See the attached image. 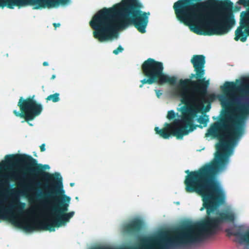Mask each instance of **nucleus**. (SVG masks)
Wrapping results in <instances>:
<instances>
[{"mask_svg": "<svg viewBox=\"0 0 249 249\" xmlns=\"http://www.w3.org/2000/svg\"><path fill=\"white\" fill-rule=\"evenodd\" d=\"M246 127H209L205 137L217 138V152L213 162L207 163L197 170L185 171L184 184L189 193H196L203 201L207 216L201 222L186 223L173 231L174 236L167 241L171 244L187 245L203 241L207 237L215 234L220 222L217 217H211L213 213L225 200V192L215 178V175L224 169L229 161L231 148L235 145L245 134Z\"/></svg>", "mask_w": 249, "mask_h": 249, "instance_id": "1", "label": "nucleus"}, {"mask_svg": "<svg viewBox=\"0 0 249 249\" xmlns=\"http://www.w3.org/2000/svg\"><path fill=\"white\" fill-rule=\"evenodd\" d=\"M5 164L7 166H14L18 163L23 164L28 174L35 178L41 177L47 182L45 187L48 191L43 195H37V199L41 200L46 197L58 202L51 209V215L53 218L26 223L24 229L26 231L39 230L54 231L55 227L64 226L69 222L74 212L67 213L71 198L63 195L64 191L62 189V177L59 173L52 174L44 171L45 169L49 168V165L37 163L35 159L28 155H7L5 156Z\"/></svg>", "mask_w": 249, "mask_h": 249, "instance_id": "2", "label": "nucleus"}, {"mask_svg": "<svg viewBox=\"0 0 249 249\" xmlns=\"http://www.w3.org/2000/svg\"><path fill=\"white\" fill-rule=\"evenodd\" d=\"M139 0H122L110 8H103L95 14L89 22L94 30L93 37L100 42L116 36L119 30L133 25L141 33L146 32L149 12L141 10Z\"/></svg>", "mask_w": 249, "mask_h": 249, "instance_id": "3", "label": "nucleus"}, {"mask_svg": "<svg viewBox=\"0 0 249 249\" xmlns=\"http://www.w3.org/2000/svg\"><path fill=\"white\" fill-rule=\"evenodd\" d=\"M190 90L188 86L186 89L182 90L181 88L175 89V94L180 98L182 104L185 105L182 109V117L181 119H175L173 123H165L164 127L160 129L155 127L156 133L161 137L167 139L170 136H175L177 139L181 140L184 136L194 131L197 125L193 124V119L196 116L200 109L204 107L205 103H211L215 99L213 94H200L191 87Z\"/></svg>", "mask_w": 249, "mask_h": 249, "instance_id": "4", "label": "nucleus"}, {"mask_svg": "<svg viewBox=\"0 0 249 249\" xmlns=\"http://www.w3.org/2000/svg\"><path fill=\"white\" fill-rule=\"evenodd\" d=\"M163 65L162 62L149 58L144 61L142 65L143 74L147 77L141 81L139 87L142 88L144 84L152 85L156 83L161 85L168 83L171 85L176 84L177 79L175 76H169L163 72Z\"/></svg>", "mask_w": 249, "mask_h": 249, "instance_id": "5", "label": "nucleus"}, {"mask_svg": "<svg viewBox=\"0 0 249 249\" xmlns=\"http://www.w3.org/2000/svg\"><path fill=\"white\" fill-rule=\"evenodd\" d=\"M191 62L193 65L196 73L191 74L190 78H195L196 80H192L191 79H180L176 89L181 88L182 90H184L187 86L190 85L191 87H193L195 90L200 94H204L210 84L209 81L206 80L204 77L205 57L203 55H194Z\"/></svg>", "mask_w": 249, "mask_h": 249, "instance_id": "6", "label": "nucleus"}, {"mask_svg": "<svg viewBox=\"0 0 249 249\" xmlns=\"http://www.w3.org/2000/svg\"><path fill=\"white\" fill-rule=\"evenodd\" d=\"M35 95L30 96L26 98L20 97L18 103V106L20 111L14 110L13 112L17 117L23 118L30 125L29 122L34 120L36 117L39 116L42 113L43 107L41 104L37 102L35 99Z\"/></svg>", "mask_w": 249, "mask_h": 249, "instance_id": "7", "label": "nucleus"}, {"mask_svg": "<svg viewBox=\"0 0 249 249\" xmlns=\"http://www.w3.org/2000/svg\"><path fill=\"white\" fill-rule=\"evenodd\" d=\"M69 0H0V6H6L10 9H13L14 6H24L28 5H36L35 9L54 7L59 4H65Z\"/></svg>", "mask_w": 249, "mask_h": 249, "instance_id": "8", "label": "nucleus"}, {"mask_svg": "<svg viewBox=\"0 0 249 249\" xmlns=\"http://www.w3.org/2000/svg\"><path fill=\"white\" fill-rule=\"evenodd\" d=\"M237 4L247 8L240 13L239 25L235 31L234 40L244 42L249 36V0H239Z\"/></svg>", "mask_w": 249, "mask_h": 249, "instance_id": "9", "label": "nucleus"}, {"mask_svg": "<svg viewBox=\"0 0 249 249\" xmlns=\"http://www.w3.org/2000/svg\"><path fill=\"white\" fill-rule=\"evenodd\" d=\"M15 178V174H12L4 175L2 179L0 180V207H2L7 199L10 181Z\"/></svg>", "mask_w": 249, "mask_h": 249, "instance_id": "10", "label": "nucleus"}, {"mask_svg": "<svg viewBox=\"0 0 249 249\" xmlns=\"http://www.w3.org/2000/svg\"><path fill=\"white\" fill-rule=\"evenodd\" d=\"M142 221L140 219H135L124 225V231L130 234H136L139 233L142 228Z\"/></svg>", "mask_w": 249, "mask_h": 249, "instance_id": "11", "label": "nucleus"}, {"mask_svg": "<svg viewBox=\"0 0 249 249\" xmlns=\"http://www.w3.org/2000/svg\"><path fill=\"white\" fill-rule=\"evenodd\" d=\"M220 224L225 222H232L235 220V214L231 211L219 212L216 216Z\"/></svg>", "mask_w": 249, "mask_h": 249, "instance_id": "12", "label": "nucleus"}, {"mask_svg": "<svg viewBox=\"0 0 249 249\" xmlns=\"http://www.w3.org/2000/svg\"><path fill=\"white\" fill-rule=\"evenodd\" d=\"M209 121V119L208 116H201L197 119V122L200 124H202L203 126L201 125H196V127H199L200 128H202L203 127H205L207 126L208 122Z\"/></svg>", "mask_w": 249, "mask_h": 249, "instance_id": "13", "label": "nucleus"}, {"mask_svg": "<svg viewBox=\"0 0 249 249\" xmlns=\"http://www.w3.org/2000/svg\"><path fill=\"white\" fill-rule=\"evenodd\" d=\"M46 102L52 101L53 102H57L60 100L59 94L58 93H55L53 94L49 95L46 98Z\"/></svg>", "mask_w": 249, "mask_h": 249, "instance_id": "14", "label": "nucleus"}, {"mask_svg": "<svg viewBox=\"0 0 249 249\" xmlns=\"http://www.w3.org/2000/svg\"><path fill=\"white\" fill-rule=\"evenodd\" d=\"M176 116V113L173 110H171L168 112L167 115V118L169 120H173L175 118Z\"/></svg>", "mask_w": 249, "mask_h": 249, "instance_id": "15", "label": "nucleus"}, {"mask_svg": "<svg viewBox=\"0 0 249 249\" xmlns=\"http://www.w3.org/2000/svg\"><path fill=\"white\" fill-rule=\"evenodd\" d=\"M5 215H9L12 218H15V214L9 208L4 209L2 212Z\"/></svg>", "mask_w": 249, "mask_h": 249, "instance_id": "16", "label": "nucleus"}, {"mask_svg": "<svg viewBox=\"0 0 249 249\" xmlns=\"http://www.w3.org/2000/svg\"><path fill=\"white\" fill-rule=\"evenodd\" d=\"M124 50V48L121 46H119L116 49L113 51V53L116 55L118 54L119 53L122 52Z\"/></svg>", "mask_w": 249, "mask_h": 249, "instance_id": "17", "label": "nucleus"}, {"mask_svg": "<svg viewBox=\"0 0 249 249\" xmlns=\"http://www.w3.org/2000/svg\"><path fill=\"white\" fill-rule=\"evenodd\" d=\"M91 249H114L112 248L111 247H109L98 246V247H96L91 248Z\"/></svg>", "mask_w": 249, "mask_h": 249, "instance_id": "18", "label": "nucleus"}, {"mask_svg": "<svg viewBox=\"0 0 249 249\" xmlns=\"http://www.w3.org/2000/svg\"><path fill=\"white\" fill-rule=\"evenodd\" d=\"M19 204L21 207H18V213H20L22 212L23 210V207L24 206V203L19 202Z\"/></svg>", "mask_w": 249, "mask_h": 249, "instance_id": "19", "label": "nucleus"}, {"mask_svg": "<svg viewBox=\"0 0 249 249\" xmlns=\"http://www.w3.org/2000/svg\"><path fill=\"white\" fill-rule=\"evenodd\" d=\"M155 91L156 96H157V97L160 98V96L162 94V93L160 92V90H158V89H155Z\"/></svg>", "mask_w": 249, "mask_h": 249, "instance_id": "20", "label": "nucleus"}, {"mask_svg": "<svg viewBox=\"0 0 249 249\" xmlns=\"http://www.w3.org/2000/svg\"><path fill=\"white\" fill-rule=\"evenodd\" d=\"M211 108V103H208V105L205 107L204 110L205 112H208Z\"/></svg>", "mask_w": 249, "mask_h": 249, "instance_id": "21", "label": "nucleus"}, {"mask_svg": "<svg viewBox=\"0 0 249 249\" xmlns=\"http://www.w3.org/2000/svg\"><path fill=\"white\" fill-rule=\"evenodd\" d=\"M166 247V246L165 245H161V244L158 245V249H165Z\"/></svg>", "mask_w": 249, "mask_h": 249, "instance_id": "22", "label": "nucleus"}, {"mask_svg": "<svg viewBox=\"0 0 249 249\" xmlns=\"http://www.w3.org/2000/svg\"><path fill=\"white\" fill-rule=\"evenodd\" d=\"M40 149L41 152H44L45 150V143L42 144L40 146Z\"/></svg>", "mask_w": 249, "mask_h": 249, "instance_id": "23", "label": "nucleus"}, {"mask_svg": "<svg viewBox=\"0 0 249 249\" xmlns=\"http://www.w3.org/2000/svg\"><path fill=\"white\" fill-rule=\"evenodd\" d=\"M23 187L26 190H29L31 189V185L30 184L24 185Z\"/></svg>", "mask_w": 249, "mask_h": 249, "instance_id": "24", "label": "nucleus"}, {"mask_svg": "<svg viewBox=\"0 0 249 249\" xmlns=\"http://www.w3.org/2000/svg\"><path fill=\"white\" fill-rule=\"evenodd\" d=\"M53 25L55 27V28H56L57 27H59L60 26V23H54L53 24Z\"/></svg>", "mask_w": 249, "mask_h": 249, "instance_id": "25", "label": "nucleus"}, {"mask_svg": "<svg viewBox=\"0 0 249 249\" xmlns=\"http://www.w3.org/2000/svg\"><path fill=\"white\" fill-rule=\"evenodd\" d=\"M48 65H49V64H48V63L47 62H46V61H45V62H44L43 63V65L44 66H48Z\"/></svg>", "mask_w": 249, "mask_h": 249, "instance_id": "26", "label": "nucleus"}, {"mask_svg": "<svg viewBox=\"0 0 249 249\" xmlns=\"http://www.w3.org/2000/svg\"><path fill=\"white\" fill-rule=\"evenodd\" d=\"M55 78V75L53 74V75L52 76V77H51V79L52 80H53V79H54Z\"/></svg>", "mask_w": 249, "mask_h": 249, "instance_id": "27", "label": "nucleus"}, {"mask_svg": "<svg viewBox=\"0 0 249 249\" xmlns=\"http://www.w3.org/2000/svg\"><path fill=\"white\" fill-rule=\"evenodd\" d=\"M0 217H3V218H7L4 215H1V214H0Z\"/></svg>", "mask_w": 249, "mask_h": 249, "instance_id": "28", "label": "nucleus"}, {"mask_svg": "<svg viewBox=\"0 0 249 249\" xmlns=\"http://www.w3.org/2000/svg\"><path fill=\"white\" fill-rule=\"evenodd\" d=\"M74 185V183H70V186H71V187H72V186H73Z\"/></svg>", "mask_w": 249, "mask_h": 249, "instance_id": "29", "label": "nucleus"}, {"mask_svg": "<svg viewBox=\"0 0 249 249\" xmlns=\"http://www.w3.org/2000/svg\"><path fill=\"white\" fill-rule=\"evenodd\" d=\"M1 213H2V212H1V211H0V214H1Z\"/></svg>", "mask_w": 249, "mask_h": 249, "instance_id": "30", "label": "nucleus"}]
</instances>
